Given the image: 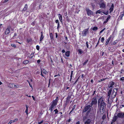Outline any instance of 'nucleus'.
<instances>
[{
    "instance_id": "nucleus-62",
    "label": "nucleus",
    "mask_w": 124,
    "mask_h": 124,
    "mask_svg": "<svg viewBox=\"0 0 124 124\" xmlns=\"http://www.w3.org/2000/svg\"><path fill=\"white\" fill-rule=\"evenodd\" d=\"M55 37L56 38H57V34L56 33V34Z\"/></svg>"
},
{
    "instance_id": "nucleus-41",
    "label": "nucleus",
    "mask_w": 124,
    "mask_h": 124,
    "mask_svg": "<svg viewBox=\"0 0 124 124\" xmlns=\"http://www.w3.org/2000/svg\"><path fill=\"white\" fill-rule=\"evenodd\" d=\"M100 39V38H99V39L98 40V42L97 43L96 45V46H95V47H96L98 45V44H99Z\"/></svg>"
},
{
    "instance_id": "nucleus-16",
    "label": "nucleus",
    "mask_w": 124,
    "mask_h": 124,
    "mask_svg": "<svg viewBox=\"0 0 124 124\" xmlns=\"http://www.w3.org/2000/svg\"><path fill=\"white\" fill-rule=\"evenodd\" d=\"M111 16L110 15H109L105 21L103 22V24H105L108 22Z\"/></svg>"
},
{
    "instance_id": "nucleus-51",
    "label": "nucleus",
    "mask_w": 124,
    "mask_h": 124,
    "mask_svg": "<svg viewBox=\"0 0 124 124\" xmlns=\"http://www.w3.org/2000/svg\"><path fill=\"white\" fill-rule=\"evenodd\" d=\"M116 41H114L113 43L114 45H115V44H116Z\"/></svg>"
},
{
    "instance_id": "nucleus-3",
    "label": "nucleus",
    "mask_w": 124,
    "mask_h": 124,
    "mask_svg": "<svg viewBox=\"0 0 124 124\" xmlns=\"http://www.w3.org/2000/svg\"><path fill=\"white\" fill-rule=\"evenodd\" d=\"M92 107L90 105H88L85 106L82 111V113L85 112L87 111L86 114L87 117H91L92 116V111H91Z\"/></svg>"
},
{
    "instance_id": "nucleus-8",
    "label": "nucleus",
    "mask_w": 124,
    "mask_h": 124,
    "mask_svg": "<svg viewBox=\"0 0 124 124\" xmlns=\"http://www.w3.org/2000/svg\"><path fill=\"white\" fill-rule=\"evenodd\" d=\"M97 100L96 98L92 100L90 106L92 107V106L94 104L95 105L97 103Z\"/></svg>"
},
{
    "instance_id": "nucleus-19",
    "label": "nucleus",
    "mask_w": 124,
    "mask_h": 124,
    "mask_svg": "<svg viewBox=\"0 0 124 124\" xmlns=\"http://www.w3.org/2000/svg\"><path fill=\"white\" fill-rule=\"evenodd\" d=\"M113 8L114 5L113 4H112V5H111L110 9V13L111 12L113 11Z\"/></svg>"
},
{
    "instance_id": "nucleus-14",
    "label": "nucleus",
    "mask_w": 124,
    "mask_h": 124,
    "mask_svg": "<svg viewBox=\"0 0 124 124\" xmlns=\"http://www.w3.org/2000/svg\"><path fill=\"white\" fill-rule=\"evenodd\" d=\"M100 8H105L106 5L104 3H102L100 5Z\"/></svg>"
},
{
    "instance_id": "nucleus-7",
    "label": "nucleus",
    "mask_w": 124,
    "mask_h": 124,
    "mask_svg": "<svg viewBox=\"0 0 124 124\" xmlns=\"http://www.w3.org/2000/svg\"><path fill=\"white\" fill-rule=\"evenodd\" d=\"M86 11L87 12V14L88 16L92 15L93 14V12L88 8H86Z\"/></svg>"
},
{
    "instance_id": "nucleus-48",
    "label": "nucleus",
    "mask_w": 124,
    "mask_h": 124,
    "mask_svg": "<svg viewBox=\"0 0 124 124\" xmlns=\"http://www.w3.org/2000/svg\"><path fill=\"white\" fill-rule=\"evenodd\" d=\"M43 122V121H41L40 122H39L38 124H41V123H42Z\"/></svg>"
},
{
    "instance_id": "nucleus-55",
    "label": "nucleus",
    "mask_w": 124,
    "mask_h": 124,
    "mask_svg": "<svg viewBox=\"0 0 124 124\" xmlns=\"http://www.w3.org/2000/svg\"><path fill=\"white\" fill-rule=\"evenodd\" d=\"M80 122L79 121H78L76 123V124H79Z\"/></svg>"
},
{
    "instance_id": "nucleus-24",
    "label": "nucleus",
    "mask_w": 124,
    "mask_h": 124,
    "mask_svg": "<svg viewBox=\"0 0 124 124\" xmlns=\"http://www.w3.org/2000/svg\"><path fill=\"white\" fill-rule=\"evenodd\" d=\"M103 12L102 11H101L100 9L97 10L96 11L95 13L96 14H101V13Z\"/></svg>"
},
{
    "instance_id": "nucleus-31",
    "label": "nucleus",
    "mask_w": 124,
    "mask_h": 124,
    "mask_svg": "<svg viewBox=\"0 0 124 124\" xmlns=\"http://www.w3.org/2000/svg\"><path fill=\"white\" fill-rule=\"evenodd\" d=\"M106 78H104L102 79H101L98 80V82H100L101 81H104L105 80Z\"/></svg>"
},
{
    "instance_id": "nucleus-56",
    "label": "nucleus",
    "mask_w": 124,
    "mask_h": 124,
    "mask_svg": "<svg viewBox=\"0 0 124 124\" xmlns=\"http://www.w3.org/2000/svg\"><path fill=\"white\" fill-rule=\"evenodd\" d=\"M84 75L83 74H82V75H81V78H83L84 77Z\"/></svg>"
},
{
    "instance_id": "nucleus-64",
    "label": "nucleus",
    "mask_w": 124,
    "mask_h": 124,
    "mask_svg": "<svg viewBox=\"0 0 124 124\" xmlns=\"http://www.w3.org/2000/svg\"><path fill=\"white\" fill-rule=\"evenodd\" d=\"M78 81V79H77L76 81H75V82L74 84H75Z\"/></svg>"
},
{
    "instance_id": "nucleus-53",
    "label": "nucleus",
    "mask_w": 124,
    "mask_h": 124,
    "mask_svg": "<svg viewBox=\"0 0 124 124\" xmlns=\"http://www.w3.org/2000/svg\"><path fill=\"white\" fill-rule=\"evenodd\" d=\"M71 121V119H70V118L67 121V122H70Z\"/></svg>"
},
{
    "instance_id": "nucleus-26",
    "label": "nucleus",
    "mask_w": 124,
    "mask_h": 124,
    "mask_svg": "<svg viewBox=\"0 0 124 124\" xmlns=\"http://www.w3.org/2000/svg\"><path fill=\"white\" fill-rule=\"evenodd\" d=\"M50 36V37L51 40H52L53 39V34L52 33H50L49 34Z\"/></svg>"
},
{
    "instance_id": "nucleus-57",
    "label": "nucleus",
    "mask_w": 124,
    "mask_h": 124,
    "mask_svg": "<svg viewBox=\"0 0 124 124\" xmlns=\"http://www.w3.org/2000/svg\"><path fill=\"white\" fill-rule=\"evenodd\" d=\"M41 76L43 77H44V75L42 74V72H41Z\"/></svg>"
},
{
    "instance_id": "nucleus-39",
    "label": "nucleus",
    "mask_w": 124,
    "mask_h": 124,
    "mask_svg": "<svg viewBox=\"0 0 124 124\" xmlns=\"http://www.w3.org/2000/svg\"><path fill=\"white\" fill-rule=\"evenodd\" d=\"M11 46L13 47H16V45H15L14 44H12L11 45Z\"/></svg>"
},
{
    "instance_id": "nucleus-20",
    "label": "nucleus",
    "mask_w": 124,
    "mask_h": 124,
    "mask_svg": "<svg viewBox=\"0 0 124 124\" xmlns=\"http://www.w3.org/2000/svg\"><path fill=\"white\" fill-rule=\"evenodd\" d=\"M65 55L67 57H69L70 56V52L67 51L65 53Z\"/></svg>"
},
{
    "instance_id": "nucleus-50",
    "label": "nucleus",
    "mask_w": 124,
    "mask_h": 124,
    "mask_svg": "<svg viewBox=\"0 0 124 124\" xmlns=\"http://www.w3.org/2000/svg\"><path fill=\"white\" fill-rule=\"evenodd\" d=\"M28 82L29 83V85H30V87H31L32 88V85L30 84V83L28 81Z\"/></svg>"
},
{
    "instance_id": "nucleus-22",
    "label": "nucleus",
    "mask_w": 124,
    "mask_h": 124,
    "mask_svg": "<svg viewBox=\"0 0 124 124\" xmlns=\"http://www.w3.org/2000/svg\"><path fill=\"white\" fill-rule=\"evenodd\" d=\"M41 72L45 74H46L47 73V72L46 70L44 69H43L42 70H41Z\"/></svg>"
},
{
    "instance_id": "nucleus-37",
    "label": "nucleus",
    "mask_w": 124,
    "mask_h": 124,
    "mask_svg": "<svg viewBox=\"0 0 124 124\" xmlns=\"http://www.w3.org/2000/svg\"><path fill=\"white\" fill-rule=\"evenodd\" d=\"M36 48L37 50H39V46L38 45H37L36 46Z\"/></svg>"
},
{
    "instance_id": "nucleus-13",
    "label": "nucleus",
    "mask_w": 124,
    "mask_h": 124,
    "mask_svg": "<svg viewBox=\"0 0 124 124\" xmlns=\"http://www.w3.org/2000/svg\"><path fill=\"white\" fill-rule=\"evenodd\" d=\"M112 36L111 35L107 39V40L105 44H106V45H108V43H109V42L110 40L112 38Z\"/></svg>"
},
{
    "instance_id": "nucleus-35",
    "label": "nucleus",
    "mask_w": 124,
    "mask_h": 124,
    "mask_svg": "<svg viewBox=\"0 0 124 124\" xmlns=\"http://www.w3.org/2000/svg\"><path fill=\"white\" fill-rule=\"evenodd\" d=\"M105 30V28H104L100 32V33H102Z\"/></svg>"
},
{
    "instance_id": "nucleus-29",
    "label": "nucleus",
    "mask_w": 124,
    "mask_h": 124,
    "mask_svg": "<svg viewBox=\"0 0 124 124\" xmlns=\"http://www.w3.org/2000/svg\"><path fill=\"white\" fill-rule=\"evenodd\" d=\"M29 62L28 60H26L24 61L23 62V63L24 64H27L28 62Z\"/></svg>"
},
{
    "instance_id": "nucleus-32",
    "label": "nucleus",
    "mask_w": 124,
    "mask_h": 124,
    "mask_svg": "<svg viewBox=\"0 0 124 124\" xmlns=\"http://www.w3.org/2000/svg\"><path fill=\"white\" fill-rule=\"evenodd\" d=\"M88 60H86L85 62L83 63V65H86V64L87 63V62H88Z\"/></svg>"
},
{
    "instance_id": "nucleus-21",
    "label": "nucleus",
    "mask_w": 124,
    "mask_h": 124,
    "mask_svg": "<svg viewBox=\"0 0 124 124\" xmlns=\"http://www.w3.org/2000/svg\"><path fill=\"white\" fill-rule=\"evenodd\" d=\"M78 51L79 54L81 55L82 53L83 52V51H82V50L81 49H78Z\"/></svg>"
},
{
    "instance_id": "nucleus-59",
    "label": "nucleus",
    "mask_w": 124,
    "mask_h": 124,
    "mask_svg": "<svg viewBox=\"0 0 124 124\" xmlns=\"http://www.w3.org/2000/svg\"><path fill=\"white\" fill-rule=\"evenodd\" d=\"M26 109H28V107L27 105H26Z\"/></svg>"
},
{
    "instance_id": "nucleus-6",
    "label": "nucleus",
    "mask_w": 124,
    "mask_h": 124,
    "mask_svg": "<svg viewBox=\"0 0 124 124\" xmlns=\"http://www.w3.org/2000/svg\"><path fill=\"white\" fill-rule=\"evenodd\" d=\"M8 86V87L12 88H17L18 87V85H16L14 84H9Z\"/></svg>"
},
{
    "instance_id": "nucleus-42",
    "label": "nucleus",
    "mask_w": 124,
    "mask_h": 124,
    "mask_svg": "<svg viewBox=\"0 0 124 124\" xmlns=\"http://www.w3.org/2000/svg\"><path fill=\"white\" fill-rule=\"evenodd\" d=\"M102 13H103L104 14L106 15H107L108 14V12H102Z\"/></svg>"
},
{
    "instance_id": "nucleus-17",
    "label": "nucleus",
    "mask_w": 124,
    "mask_h": 124,
    "mask_svg": "<svg viewBox=\"0 0 124 124\" xmlns=\"http://www.w3.org/2000/svg\"><path fill=\"white\" fill-rule=\"evenodd\" d=\"M44 36L43 35V33L42 32H41V36L40 38V41H42L43 39L44 38Z\"/></svg>"
},
{
    "instance_id": "nucleus-10",
    "label": "nucleus",
    "mask_w": 124,
    "mask_h": 124,
    "mask_svg": "<svg viewBox=\"0 0 124 124\" xmlns=\"http://www.w3.org/2000/svg\"><path fill=\"white\" fill-rule=\"evenodd\" d=\"M10 29L11 27L10 26L8 27L7 28L5 32V33L6 35H7L9 33Z\"/></svg>"
},
{
    "instance_id": "nucleus-1",
    "label": "nucleus",
    "mask_w": 124,
    "mask_h": 124,
    "mask_svg": "<svg viewBox=\"0 0 124 124\" xmlns=\"http://www.w3.org/2000/svg\"><path fill=\"white\" fill-rule=\"evenodd\" d=\"M118 89L117 88H114L111 94V93L112 91V88H111L109 90L108 92L107 95V99L108 100V102L109 101V100H112L115 97L116 95Z\"/></svg>"
},
{
    "instance_id": "nucleus-43",
    "label": "nucleus",
    "mask_w": 124,
    "mask_h": 124,
    "mask_svg": "<svg viewBox=\"0 0 124 124\" xmlns=\"http://www.w3.org/2000/svg\"><path fill=\"white\" fill-rule=\"evenodd\" d=\"M18 120V119H15L14 120H13V122H15L17 121Z\"/></svg>"
},
{
    "instance_id": "nucleus-36",
    "label": "nucleus",
    "mask_w": 124,
    "mask_h": 124,
    "mask_svg": "<svg viewBox=\"0 0 124 124\" xmlns=\"http://www.w3.org/2000/svg\"><path fill=\"white\" fill-rule=\"evenodd\" d=\"M31 41V39H27V41L28 43H29L30 41Z\"/></svg>"
},
{
    "instance_id": "nucleus-15",
    "label": "nucleus",
    "mask_w": 124,
    "mask_h": 124,
    "mask_svg": "<svg viewBox=\"0 0 124 124\" xmlns=\"http://www.w3.org/2000/svg\"><path fill=\"white\" fill-rule=\"evenodd\" d=\"M91 122V120L89 119H88L85 122L84 124H90Z\"/></svg>"
},
{
    "instance_id": "nucleus-49",
    "label": "nucleus",
    "mask_w": 124,
    "mask_h": 124,
    "mask_svg": "<svg viewBox=\"0 0 124 124\" xmlns=\"http://www.w3.org/2000/svg\"><path fill=\"white\" fill-rule=\"evenodd\" d=\"M59 23H58V25H57V29H58V28H59Z\"/></svg>"
},
{
    "instance_id": "nucleus-45",
    "label": "nucleus",
    "mask_w": 124,
    "mask_h": 124,
    "mask_svg": "<svg viewBox=\"0 0 124 124\" xmlns=\"http://www.w3.org/2000/svg\"><path fill=\"white\" fill-rule=\"evenodd\" d=\"M40 61L41 60H40L39 59L37 61V63H38V64H39L40 62Z\"/></svg>"
},
{
    "instance_id": "nucleus-44",
    "label": "nucleus",
    "mask_w": 124,
    "mask_h": 124,
    "mask_svg": "<svg viewBox=\"0 0 124 124\" xmlns=\"http://www.w3.org/2000/svg\"><path fill=\"white\" fill-rule=\"evenodd\" d=\"M124 80V77H122L120 79V80Z\"/></svg>"
},
{
    "instance_id": "nucleus-9",
    "label": "nucleus",
    "mask_w": 124,
    "mask_h": 124,
    "mask_svg": "<svg viewBox=\"0 0 124 124\" xmlns=\"http://www.w3.org/2000/svg\"><path fill=\"white\" fill-rule=\"evenodd\" d=\"M124 113H119L117 115V116L119 118H123L124 116Z\"/></svg>"
},
{
    "instance_id": "nucleus-46",
    "label": "nucleus",
    "mask_w": 124,
    "mask_h": 124,
    "mask_svg": "<svg viewBox=\"0 0 124 124\" xmlns=\"http://www.w3.org/2000/svg\"><path fill=\"white\" fill-rule=\"evenodd\" d=\"M56 23H59V20H56L55 21Z\"/></svg>"
},
{
    "instance_id": "nucleus-18",
    "label": "nucleus",
    "mask_w": 124,
    "mask_h": 124,
    "mask_svg": "<svg viewBox=\"0 0 124 124\" xmlns=\"http://www.w3.org/2000/svg\"><path fill=\"white\" fill-rule=\"evenodd\" d=\"M58 16L60 21L61 22H62V16L60 14H58Z\"/></svg>"
},
{
    "instance_id": "nucleus-27",
    "label": "nucleus",
    "mask_w": 124,
    "mask_h": 124,
    "mask_svg": "<svg viewBox=\"0 0 124 124\" xmlns=\"http://www.w3.org/2000/svg\"><path fill=\"white\" fill-rule=\"evenodd\" d=\"M98 28L95 26L92 29V30L93 31H95L97 30H98Z\"/></svg>"
},
{
    "instance_id": "nucleus-61",
    "label": "nucleus",
    "mask_w": 124,
    "mask_h": 124,
    "mask_svg": "<svg viewBox=\"0 0 124 124\" xmlns=\"http://www.w3.org/2000/svg\"><path fill=\"white\" fill-rule=\"evenodd\" d=\"M65 52V50H62V53H64Z\"/></svg>"
},
{
    "instance_id": "nucleus-47",
    "label": "nucleus",
    "mask_w": 124,
    "mask_h": 124,
    "mask_svg": "<svg viewBox=\"0 0 124 124\" xmlns=\"http://www.w3.org/2000/svg\"><path fill=\"white\" fill-rule=\"evenodd\" d=\"M28 112V109H26L25 110V112L27 113V114Z\"/></svg>"
},
{
    "instance_id": "nucleus-33",
    "label": "nucleus",
    "mask_w": 124,
    "mask_h": 124,
    "mask_svg": "<svg viewBox=\"0 0 124 124\" xmlns=\"http://www.w3.org/2000/svg\"><path fill=\"white\" fill-rule=\"evenodd\" d=\"M73 71H71V75H70V80H71L72 78V76L73 75Z\"/></svg>"
},
{
    "instance_id": "nucleus-11",
    "label": "nucleus",
    "mask_w": 124,
    "mask_h": 124,
    "mask_svg": "<svg viewBox=\"0 0 124 124\" xmlns=\"http://www.w3.org/2000/svg\"><path fill=\"white\" fill-rule=\"evenodd\" d=\"M118 117L116 116H114L111 124L115 122L117 119Z\"/></svg>"
},
{
    "instance_id": "nucleus-63",
    "label": "nucleus",
    "mask_w": 124,
    "mask_h": 124,
    "mask_svg": "<svg viewBox=\"0 0 124 124\" xmlns=\"http://www.w3.org/2000/svg\"><path fill=\"white\" fill-rule=\"evenodd\" d=\"M16 33H15L14 34V36H16Z\"/></svg>"
},
{
    "instance_id": "nucleus-54",
    "label": "nucleus",
    "mask_w": 124,
    "mask_h": 124,
    "mask_svg": "<svg viewBox=\"0 0 124 124\" xmlns=\"http://www.w3.org/2000/svg\"><path fill=\"white\" fill-rule=\"evenodd\" d=\"M9 122L10 123V124H11V123H13V120H11Z\"/></svg>"
},
{
    "instance_id": "nucleus-40",
    "label": "nucleus",
    "mask_w": 124,
    "mask_h": 124,
    "mask_svg": "<svg viewBox=\"0 0 124 124\" xmlns=\"http://www.w3.org/2000/svg\"><path fill=\"white\" fill-rule=\"evenodd\" d=\"M54 111L55 112V114H56L58 112V111L57 110V109H55L54 110Z\"/></svg>"
},
{
    "instance_id": "nucleus-60",
    "label": "nucleus",
    "mask_w": 124,
    "mask_h": 124,
    "mask_svg": "<svg viewBox=\"0 0 124 124\" xmlns=\"http://www.w3.org/2000/svg\"><path fill=\"white\" fill-rule=\"evenodd\" d=\"M9 0H5L4 1L5 2H7Z\"/></svg>"
},
{
    "instance_id": "nucleus-5",
    "label": "nucleus",
    "mask_w": 124,
    "mask_h": 124,
    "mask_svg": "<svg viewBox=\"0 0 124 124\" xmlns=\"http://www.w3.org/2000/svg\"><path fill=\"white\" fill-rule=\"evenodd\" d=\"M89 32V28L84 30L82 32V34L83 36H85Z\"/></svg>"
},
{
    "instance_id": "nucleus-30",
    "label": "nucleus",
    "mask_w": 124,
    "mask_h": 124,
    "mask_svg": "<svg viewBox=\"0 0 124 124\" xmlns=\"http://www.w3.org/2000/svg\"><path fill=\"white\" fill-rule=\"evenodd\" d=\"M34 54V53H31V54L30 55V58L31 59L33 58Z\"/></svg>"
},
{
    "instance_id": "nucleus-38",
    "label": "nucleus",
    "mask_w": 124,
    "mask_h": 124,
    "mask_svg": "<svg viewBox=\"0 0 124 124\" xmlns=\"http://www.w3.org/2000/svg\"><path fill=\"white\" fill-rule=\"evenodd\" d=\"M86 46L87 48H89V45L88 44V42L87 41H86Z\"/></svg>"
},
{
    "instance_id": "nucleus-28",
    "label": "nucleus",
    "mask_w": 124,
    "mask_h": 124,
    "mask_svg": "<svg viewBox=\"0 0 124 124\" xmlns=\"http://www.w3.org/2000/svg\"><path fill=\"white\" fill-rule=\"evenodd\" d=\"M80 11V9L79 8H76V10L75 11V13H77L78 14L79 13V12Z\"/></svg>"
},
{
    "instance_id": "nucleus-2",
    "label": "nucleus",
    "mask_w": 124,
    "mask_h": 124,
    "mask_svg": "<svg viewBox=\"0 0 124 124\" xmlns=\"http://www.w3.org/2000/svg\"><path fill=\"white\" fill-rule=\"evenodd\" d=\"M98 108H99L100 112H101V110L102 111L104 110V109L106 107V104L102 97L100 98L98 100Z\"/></svg>"
},
{
    "instance_id": "nucleus-25",
    "label": "nucleus",
    "mask_w": 124,
    "mask_h": 124,
    "mask_svg": "<svg viewBox=\"0 0 124 124\" xmlns=\"http://www.w3.org/2000/svg\"><path fill=\"white\" fill-rule=\"evenodd\" d=\"M76 105H74V106H73V107L71 111L70 112V114L71 113L73 110L75 109L76 107Z\"/></svg>"
},
{
    "instance_id": "nucleus-34",
    "label": "nucleus",
    "mask_w": 124,
    "mask_h": 124,
    "mask_svg": "<svg viewBox=\"0 0 124 124\" xmlns=\"http://www.w3.org/2000/svg\"><path fill=\"white\" fill-rule=\"evenodd\" d=\"M104 40V37H102L101 38V41L102 43H103Z\"/></svg>"
},
{
    "instance_id": "nucleus-52",
    "label": "nucleus",
    "mask_w": 124,
    "mask_h": 124,
    "mask_svg": "<svg viewBox=\"0 0 124 124\" xmlns=\"http://www.w3.org/2000/svg\"><path fill=\"white\" fill-rule=\"evenodd\" d=\"M32 98H33V99L34 100V101L35 100V98L34 97V96H32Z\"/></svg>"
},
{
    "instance_id": "nucleus-58",
    "label": "nucleus",
    "mask_w": 124,
    "mask_h": 124,
    "mask_svg": "<svg viewBox=\"0 0 124 124\" xmlns=\"http://www.w3.org/2000/svg\"><path fill=\"white\" fill-rule=\"evenodd\" d=\"M65 40H67L68 39H67V37L66 36L65 37Z\"/></svg>"
},
{
    "instance_id": "nucleus-4",
    "label": "nucleus",
    "mask_w": 124,
    "mask_h": 124,
    "mask_svg": "<svg viewBox=\"0 0 124 124\" xmlns=\"http://www.w3.org/2000/svg\"><path fill=\"white\" fill-rule=\"evenodd\" d=\"M58 98V97H56L55 99L52 101L50 105L49 110H50L51 112H52V111L56 107L57 105Z\"/></svg>"
},
{
    "instance_id": "nucleus-23",
    "label": "nucleus",
    "mask_w": 124,
    "mask_h": 124,
    "mask_svg": "<svg viewBox=\"0 0 124 124\" xmlns=\"http://www.w3.org/2000/svg\"><path fill=\"white\" fill-rule=\"evenodd\" d=\"M27 4H26L25 5L24 7L23 8V11H25L27 9Z\"/></svg>"
},
{
    "instance_id": "nucleus-12",
    "label": "nucleus",
    "mask_w": 124,
    "mask_h": 124,
    "mask_svg": "<svg viewBox=\"0 0 124 124\" xmlns=\"http://www.w3.org/2000/svg\"><path fill=\"white\" fill-rule=\"evenodd\" d=\"M110 85L109 86L108 85V87H109V88H112V87L113 85H114L115 84V82L113 81H111L110 82Z\"/></svg>"
}]
</instances>
